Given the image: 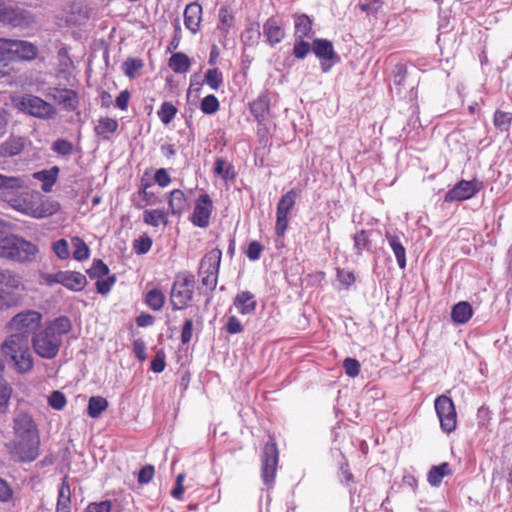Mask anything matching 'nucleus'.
<instances>
[{
  "label": "nucleus",
  "mask_w": 512,
  "mask_h": 512,
  "mask_svg": "<svg viewBox=\"0 0 512 512\" xmlns=\"http://www.w3.org/2000/svg\"><path fill=\"white\" fill-rule=\"evenodd\" d=\"M152 246V241L149 237H140L134 242V249L139 254L147 253Z\"/></svg>",
  "instance_id": "13d9d810"
},
{
  "label": "nucleus",
  "mask_w": 512,
  "mask_h": 512,
  "mask_svg": "<svg viewBox=\"0 0 512 512\" xmlns=\"http://www.w3.org/2000/svg\"><path fill=\"white\" fill-rule=\"evenodd\" d=\"M12 396V387L0 374V415L6 414Z\"/></svg>",
  "instance_id": "f704fd0d"
},
{
  "label": "nucleus",
  "mask_w": 512,
  "mask_h": 512,
  "mask_svg": "<svg viewBox=\"0 0 512 512\" xmlns=\"http://www.w3.org/2000/svg\"><path fill=\"white\" fill-rule=\"evenodd\" d=\"M44 279L48 284L58 283L73 291L82 290L87 283L86 277L75 271H59L54 274H47Z\"/></svg>",
  "instance_id": "9b49d317"
},
{
  "label": "nucleus",
  "mask_w": 512,
  "mask_h": 512,
  "mask_svg": "<svg viewBox=\"0 0 512 512\" xmlns=\"http://www.w3.org/2000/svg\"><path fill=\"white\" fill-rule=\"evenodd\" d=\"M343 460L344 461L341 463V466H340L339 477H340L341 483H343L347 487H351V485L354 484V477H353V474L351 473V471L349 470L347 461L344 458H343Z\"/></svg>",
  "instance_id": "5fc2aeb1"
},
{
  "label": "nucleus",
  "mask_w": 512,
  "mask_h": 512,
  "mask_svg": "<svg viewBox=\"0 0 512 512\" xmlns=\"http://www.w3.org/2000/svg\"><path fill=\"white\" fill-rule=\"evenodd\" d=\"M322 72H328L335 63L340 61L330 41L322 39L321 43Z\"/></svg>",
  "instance_id": "bb28decb"
},
{
  "label": "nucleus",
  "mask_w": 512,
  "mask_h": 512,
  "mask_svg": "<svg viewBox=\"0 0 512 512\" xmlns=\"http://www.w3.org/2000/svg\"><path fill=\"white\" fill-rule=\"evenodd\" d=\"M386 239L390 248L392 249L398 266L400 269L406 268V249L403 246L400 237L398 235L391 234L389 232L386 233Z\"/></svg>",
  "instance_id": "a878e982"
},
{
  "label": "nucleus",
  "mask_w": 512,
  "mask_h": 512,
  "mask_svg": "<svg viewBox=\"0 0 512 512\" xmlns=\"http://www.w3.org/2000/svg\"><path fill=\"white\" fill-rule=\"evenodd\" d=\"M118 127L117 120L109 117L100 118L95 126V132L103 139H109L110 135L113 134Z\"/></svg>",
  "instance_id": "473e14b6"
},
{
  "label": "nucleus",
  "mask_w": 512,
  "mask_h": 512,
  "mask_svg": "<svg viewBox=\"0 0 512 512\" xmlns=\"http://www.w3.org/2000/svg\"><path fill=\"white\" fill-rule=\"evenodd\" d=\"M452 473L450 466L447 462H444L438 466H433L427 475V480L431 486L438 487L442 479Z\"/></svg>",
  "instance_id": "2f4dec72"
},
{
  "label": "nucleus",
  "mask_w": 512,
  "mask_h": 512,
  "mask_svg": "<svg viewBox=\"0 0 512 512\" xmlns=\"http://www.w3.org/2000/svg\"><path fill=\"white\" fill-rule=\"evenodd\" d=\"M354 250L357 255H361L364 250L371 249L369 232L362 229L353 236Z\"/></svg>",
  "instance_id": "e433bc0d"
},
{
  "label": "nucleus",
  "mask_w": 512,
  "mask_h": 512,
  "mask_svg": "<svg viewBox=\"0 0 512 512\" xmlns=\"http://www.w3.org/2000/svg\"><path fill=\"white\" fill-rule=\"evenodd\" d=\"M66 397L60 391H54L48 397L49 405L55 410H62L66 405Z\"/></svg>",
  "instance_id": "603ef678"
},
{
  "label": "nucleus",
  "mask_w": 512,
  "mask_h": 512,
  "mask_svg": "<svg viewBox=\"0 0 512 512\" xmlns=\"http://www.w3.org/2000/svg\"><path fill=\"white\" fill-rule=\"evenodd\" d=\"M278 450L274 442L267 443L262 455V479L265 485H271L276 475Z\"/></svg>",
  "instance_id": "2eb2a0df"
},
{
  "label": "nucleus",
  "mask_w": 512,
  "mask_h": 512,
  "mask_svg": "<svg viewBox=\"0 0 512 512\" xmlns=\"http://www.w3.org/2000/svg\"><path fill=\"white\" fill-rule=\"evenodd\" d=\"M263 35L270 45H274L283 40L285 31L275 19L269 18L263 25Z\"/></svg>",
  "instance_id": "393cba45"
},
{
  "label": "nucleus",
  "mask_w": 512,
  "mask_h": 512,
  "mask_svg": "<svg viewBox=\"0 0 512 512\" xmlns=\"http://www.w3.org/2000/svg\"><path fill=\"white\" fill-rule=\"evenodd\" d=\"M59 173L58 167H52L49 170H42L35 172L33 178L42 182V190L46 193L52 190L53 185L56 183Z\"/></svg>",
  "instance_id": "c85d7f7f"
},
{
  "label": "nucleus",
  "mask_w": 512,
  "mask_h": 512,
  "mask_svg": "<svg viewBox=\"0 0 512 512\" xmlns=\"http://www.w3.org/2000/svg\"><path fill=\"white\" fill-rule=\"evenodd\" d=\"M214 172L220 176L222 179L233 178V167L231 164L219 158L215 162Z\"/></svg>",
  "instance_id": "a18cd8bd"
},
{
  "label": "nucleus",
  "mask_w": 512,
  "mask_h": 512,
  "mask_svg": "<svg viewBox=\"0 0 512 512\" xmlns=\"http://www.w3.org/2000/svg\"><path fill=\"white\" fill-rule=\"evenodd\" d=\"M14 438L11 453L18 461H33L38 456L39 435L36 423L26 412H19L13 419Z\"/></svg>",
  "instance_id": "f03ea898"
},
{
  "label": "nucleus",
  "mask_w": 512,
  "mask_h": 512,
  "mask_svg": "<svg viewBox=\"0 0 512 512\" xmlns=\"http://www.w3.org/2000/svg\"><path fill=\"white\" fill-rule=\"evenodd\" d=\"M233 305L240 314L251 315L256 310L257 302L254 294L249 291H242L236 295Z\"/></svg>",
  "instance_id": "5701e85b"
},
{
  "label": "nucleus",
  "mask_w": 512,
  "mask_h": 512,
  "mask_svg": "<svg viewBox=\"0 0 512 512\" xmlns=\"http://www.w3.org/2000/svg\"><path fill=\"white\" fill-rule=\"evenodd\" d=\"M164 294L157 289L149 291L146 295V303L153 310H159L164 304Z\"/></svg>",
  "instance_id": "c03bdc74"
},
{
  "label": "nucleus",
  "mask_w": 512,
  "mask_h": 512,
  "mask_svg": "<svg viewBox=\"0 0 512 512\" xmlns=\"http://www.w3.org/2000/svg\"><path fill=\"white\" fill-rule=\"evenodd\" d=\"M171 213L180 215L187 209V199L183 191L175 189L170 192L168 200Z\"/></svg>",
  "instance_id": "c756f323"
},
{
  "label": "nucleus",
  "mask_w": 512,
  "mask_h": 512,
  "mask_svg": "<svg viewBox=\"0 0 512 512\" xmlns=\"http://www.w3.org/2000/svg\"><path fill=\"white\" fill-rule=\"evenodd\" d=\"M154 476V467L147 465L143 467L138 474V481L142 484H146L151 481Z\"/></svg>",
  "instance_id": "0e129e2a"
},
{
  "label": "nucleus",
  "mask_w": 512,
  "mask_h": 512,
  "mask_svg": "<svg viewBox=\"0 0 512 512\" xmlns=\"http://www.w3.org/2000/svg\"><path fill=\"white\" fill-rule=\"evenodd\" d=\"M52 150L61 155H70L73 151V145L67 140H57L53 143Z\"/></svg>",
  "instance_id": "6e6d98bb"
},
{
  "label": "nucleus",
  "mask_w": 512,
  "mask_h": 512,
  "mask_svg": "<svg viewBox=\"0 0 512 512\" xmlns=\"http://www.w3.org/2000/svg\"><path fill=\"white\" fill-rule=\"evenodd\" d=\"M343 368L350 377H356L360 373V363L354 358H346L343 362Z\"/></svg>",
  "instance_id": "864d4df0"
},
{
  "label": "nucleus",
  "mask_w": 512,
  "mask_h": 512,
  "mask_svg": "<svg viewBox=\"0 0 512 512\" xmlns=\"http://www.w3.org/2000/svg\"><path fill=\"white\" fill-rule=\"evenodd\" d=\"M512 122V115L508 112L497 110L494 113L493 123L494 126L500 131H508Z\"/></svg>",
  "instance_id": "a19ab883"
},
{
  "label": "nucleus",
  "mask_w": 512,
  "mask_h": 512,
  "mask_svg": "<svg viewBox=\"0 0 512 512\" xmlns=\"http://www.w3.org/2000/svg\"><path fill=\"white\" fill-rule=\"evenodd\" d=\"M483 187V183L477 179L470 181L461 180L445 196V201H464L474 197Z\"/></svg>",
  "instance_id": "ddd939ff"
},
{
  "label": "nucleus",
  "mask_w": 512,
  "mask_h": 512,
  "mask_svg": "<svg viewBox=\"0 0 512 512\" xmlns=\"http://www.w3.org/2000/svg\"><path fill=\"white\" fill-rule=\"evenodd\" d=\"M87 512H111V503L103 501L100 503H91L86 508Z\"/></svg>",
  "instance_id": "338daca9"
},
{
  "label": "nucleus",
  "mask_w": 512,
  "mask_h": 512,
  "mask_svg": "<svg viewBox=\"0 0 512 512\" xmlns=\"http://www.w3.org/2000/svg\"><path fill=\"white\" fill-rule=\"evenodd\" d=\"M27 349H30L29 339L11 333L5 338L0 347L1 353L5 358L25 352Z\"/></svg>",
  "instance_id": "6ab92c4d"
},
{
  "label": "nucleus",
  "mask_w": 512,
  "mask_h": 512,
  "mask_svg": "<svg viewBox=\"0 0 512 512\" xmlns=\"http://www.w3.org/2000/svg\"><path fill=\"white\" fill-rule=\"evenodd\" d=\"M205 81L212 89L217 90L222 84V74L218 69H209Z\"/></svg>",
  "instance_id": "09e8293b"
},
{
  "label": "nucleus",
  "mask_w": 512,
  "mask_h": 512,
  "mask_svg": "<svg viewBox=\"0 0 512 512\" xmlns=\"http://www.w3.org/2000/svg\"><path fill=\"white\" fill-rule=\"evenodd\" d=\"M151 369L155 373H160L165 369V353L163 351H158L156 356L151 362Z\"/></svg>",
  "instance_id": "052dcab7"
},
{
  "label": "nucleus",
  "mask_w": 512,
  "mask_h": 512,
  "mask_svg": "<svg viewBox=\"0 0 512 512\" xmlns=\"http://www.w3.org/2000/svg\"><path fill=\"white\" fill-rule=\"evenodd\" d=\"M14 107L21 113L41 120L56 118V107L33 94L16 95L11 98Z\"/></svg>",
  "instance_id": "39448f33"
},
{
  "label": "nucleus",
  "mask_w": 512,
  "mask_h": 512,
  "mask_svg": "<svg viewBox=\"0 0 512 512\" xmlns=\"http://www.w3.org/2000/svg\"><path fill=\"white\" fill-rule=\"evenodd\" d=\"M309 51H310V44L308 42L301 40V41L295 43L294 55L297 58L303 59Z\"/></svg>",
  "instance_id": "774afa93"
},
{
  "label": "nucleus",
  "mask_w": 512,
  "mask_h": 512,
  "mask_svg": "<svg viewBox=\"0 0 512 512\" xmlns=\"http://www.w3.org/2000/svg\"><path fill=\"white\" fill-rule=\"evenodd\" d=\"M71 328V321L65 316L48 322L43 330L33 335L32 345L35 353L44 359L55 358L62 345L63 335L69 333Z\"/></svg>",
  "instance_id": "7ed1b4c3"
},
{
  "label": "nucleus",
  "mask_w": 512,
  "mask_h": 512,
  "mask_svg": "<svg viewBox=\"0 0 512 512\" xmlns=\"http://www.w3.org/2000/svg\"><path fill=\"white\" fill-rule=\"evenodd\" d=\"M142 68V63L140 60H136V59H130V60H127L124 64H123V70L125 72V74L127 76H129L130 78H133L135 77V75L137 74V72Z\"/></svg>",
  "instance_id": "4d7b16f0"
},
{
  "label": "nucleus",
  "mask_w": 512,
  "mask_h": 512,
  "mask_svg": "<svg viewBox=\"0 0 512 512\" xmlns=\"http://www.w3.org/2000/svg\"><path fill=\"white\" fill-rule=\"evenodd\" d=\"M0 22L14 27H26L33 22V18L20 7L0 2Z\"/></svg>",
  "instance_id": "9d476101"
},
{
  "label": "nucleus",
  "mask_w": 512,
  "mask_h": 512,
  "mask_svg": "<svg viewBox=\"0 0 512 512\" xmlns=\"http://www.w3.org/2000/svg\"><path fill=\"white\" fill-rule=\"evenodd\" d=\"M226 329L230 334H237L243 331V326L236 316H230L228 318Z\"/></svg>",
  "instance_id": "69168bd1"
},
{
  "label": "nucleus",
  "mask_w": 512,
  "mask_h": 512,
  "mask_svg": "<svg viewBox=\"0 0 512 512\" xmlns=\"http://www.w3.org/2000/svg\"><path fill=\"white\" fill-rule=\"evenodd\" d=\"M108 407V401L101 396H93L88 402V415L91 418H98Z\"/></svg>",
  "instance_id": "c9c22d12"
},
{
  "label": "nucleus",
  "mask_w": 512,
  "mask_h": 512,
  "mask_svg": "<svg viewBox=\"0 0 512 512\" xmlns=\"http://www.w3.org/2000/svg\"><path fill=\"white\" fill-rule=\"evenodd\" d=\"M177 111V108L172 103L164 102L158 111V116L161 122L167 125L173 120Z\"/></svg>",
  "instance_id": "37998d69"
},
{
  "label": "nucleus",
  "mask_w": 512,
  "mask_h": 512,
  "mask_svg": "<svg viewBox=\"0 0 512 512\" xmlns=\"http://www.w3.org/2000/svg\"><path fill=\"white\" fill-rule=\"evenodd\" d=\"M27 138L18 135L9 136L0 144V157L8 158L19 155L25 148Z\"/></svg>",
  "instance_id": "aec40b11"
},
{
  "label": "nucleus",
  "mask_w": 512,
  "mask_h": 512,
  "mask_svg": "<svg viewBox=\"0 0 512 512\" xmlns=\"http://www.w3.org/2000/svg\"><path fill=\"white\" fill-rule=\"evenodd\" d=\"M213 210V202L209 195L202 194L195 203L191 221L195 226L205 228L209 225L210 216Z\"/></svg>",
  "instance_id": "f3484780"
},
{
  "label": "nucleus",
  "mask_w": 512,
  "mask_h": 512,
  "mask_svg": "<svg viewBox=\"0 0 512 512\" xmlns=\"http://www.w3.org/2000/svg\"><path fill=\"white\" fill-rule=\"evenodd\" d=\"M11 61H30L36 58L37 48L31 42L25 40L11 39Z\"/></svg>",
  "instance_id": "a211bd4d"
},
{
  "label": "nucleus",
  "mask_w": 512,
  "mask_h": 512,
  "mask_svg": "<svg viewBox=\"0 0 512 512\" xmlns=\"http://www.w3.org/2000/svg\"><path fill=\"white\" fill-rule=\"evenodd\" d=\"M70 510L71 489L66 478H64L58 492L56 512H70Z\"/></svg>",
  "instance_id": "7c9ffc66"
},
{
  "label": "nucleus",
  "mask_w": 512,
  "mask_h": 512,
  "mask_svg": "<svg viewBox=\"0 0 512 512\" xmlns=\"http://www.w3.org/2000/svg\"><path fill=\"white\" fill-rule=\"evenodd\" d=\"M14 179L17 184L4 189L0 195L11 208L34 219L47 218L60 210L59 202L52 198H43L38 192L20 191L25 182L20 177L14 176Z\"/></svg>",
  "instance_id": "f257e3e1"
},
{
  "label": "nucleus",
  "mask_w": 512,
  "mask_h": 512,
  "mask_svg": "<svg viewBox=\"0 0 512 512\" xmlns=\"http://www.w3.org/2000/svg\"><path fill=\"white\" fill-rule=\"evenodd\" d=\"M11 39L0 38V62L11 61ZM6 75V72L0 71V78Z\"/></svg>",
  "instance_id": "8fccbe9b"
},
{
  "label": "nucleus",
  "mask_w": 512,
  "mask_h": 512,
  "mask_svg": "<svg viewBox=\"0 0 512 512\" xmlns=\"http://www.w3.org/2000/svg\"><path fill=\"white\" fill-rule=\"evenodd\" d=\"M434 406L441 429L446 433L453 432L457 425V414L453 400L446 395H440L435 399Z\"/></svg>",
  "instance_id": "6e6552de"
},
{
  "label": "nucleus",
  "mask_w": 512,
  "mask_h": 512,
  "mask_svg": "<svg viewBox=\"0 0 512 512\" xmlns=\"http://www.w3.org/2000/svg\"><path fill=\"white\" fill-rule=\"evenodd\" d=\"M261 32L258 24L250 25L242 34V40L246 45H254L260 39Z\"/></svg>",
  "instance_id": "49530a36"
},
{
  "label": "nucleus",
  "mask_w": 512,
  "mask_h": 512,
  "mask_svg": "<svg viewBox=\"0 0 512 512\" xmlns=\"http://www.w3.org/2000/svg\"><path fill=\"white\" fill-rule=\"evenodd\" d=\"M54 251L60 259L69 257V244L66 240L61 239L54 244Z\"/></svg>",
  "instance_id": "bf43d9fd"
},
{
  "label": "nucleus",
  "mask_w": 512,
  "mask_h": 512,
  "mask_svg": "<svg viewBox=\"0 0 512 512\" xmlns=\"http://www.w3.org/2000/svg\"><path fill=\"white\" fill-rule=\"evenodd\" d=\"M42 318V314L36 310H24L10 319L6 324V330L8 333L29 339V336L41 327Z\"/></svg>",
  "instance_id": "423d86ee"
},
{
  "label": "nucleus",
  "mask_w": 512,
  "mask_h": 512,
  "mask_svg": "<svg viewBox=\"0 0 512 512\" xmlns=\"http://www.w3.org/2000/svg\"><path fill=\"white\" fill-rule=\"evenodd\" d=\"M233 21V15L226 8L220 9L218 29L223 35H227L230 32V29L233 26Z\"/></svg>",
  "instance_id": "79ce46f5"
},
{
  "label": "nucleus",
  "mask_w": 512,
  "mask_h": 512,
  "mask_svg": "<svg viewBox=\"0 0 512 512\" xmlns=\"http://www.w3.org/2000/svg\"><path fill=\"white\" fill-rule=\"evenodd\" d=\"M311 31V20L306 15H300L295 18V36L297 39L309 37Z\"/></svg>",
  "instance_id": "58836bf2"
},
{
  "label": "nucleus",
  "mask_w": 512,
  "mask_h": 512,
  "mask_svg": "<svg viewBox=\"0 0 512 512\" xmlns=\"http://www.w3.org/2000/svg\"><path fill=\"white\" fill-rule=\"evenodd\" d=\"M194 281L184 277L175 281L171 292V304L174 309L184 308L192 299Z\"/></svg>",
  "instance_id": "f8f14e48"
},
{
  "label": "nucleus",
  "mask_w": 512,
  "mask_h": 512,
  "mask_svg": "<svg viewBox=\"0 0 512 512\" xmlns=\"http://www.w3.org/2000/svg\"><path fill=\"white\" fill-rule=\"evenodd\" d=\"M472 315V306L466 301L455 304L451 310V318L453 322L457 324L467 323L471 319Z\"/></svg>",
  "instance_id": "cd10ccee"
},
{
  "label": "nucleus",
  "mask_w": 512,
  "mask_h": 512,
  "mask_svg": "<svg viewBox=\"0 0 512 512\" xmlns=\"http://www.w3.org/2000/svg\"><path fill=\"white\" fill-rule=\"evenodd\" d=\"M11 362L13 369L20 374H26L33 369V357L30 349L25 352L17 353L6 358Z\"/></svg>",
  "instance_id": "b1692460"
},
{
  "label": "nucleus",
  "mask_w": 512,
  "mask_h": 512,
  "mask_svg": "<svg viewBox=\"0 0 512 512\" xmlns=\"http://www.w3.org/2000/svg\"><path fill=\"white\" fill-rule=\"evenodd\" d=\"M109 272V269L106 264H104L101 260H94L92 267L88 270V273L91 278H102L106 276Z\"/></svg>",
  "instance_id": "3c124183"
},
{
  "label": "nucleus",
  "mask_w": 512,
  "mask_h": 512,
  "mask_svg": "<svg viewBox=\"0 0 512 512\" xmlns=\"http://www.w3.org/2000/svg\"><path fill=\"white\" fill-rule=\"evenodd\" d=\"M407 82V67L404 64L395 65L393 71V84L390 86L392 93H395L399 98H409L412 100L416 92L414 86L406 87Z\"/></svg>",
  "instance_id": "dca6fc26"
},
{
  "label": "nucleus",
  "mask_w": 512,
  "mask_h": 512,
  "mask_svg": "<svg viewBox=\"0 0 512 512\" xmlns=\"http://www.w3.org/2000/svg\"><path fill=\"white\" fill-rule=\"evenodd\" d=\"M202 20V7L198 3H190L184 10V24L193 34L197 33Z\"/></svg>",
  "instance_id": "4be33fe9"
},
{
  "label": "nucleus",
  "mask_w": 512,
  "mask_h": 512,
  "mask_svg": "<svg viewBox=\"0 0 512 512\" xmlns=\"http://www.w3.org/2000/svg\"><path fill=\"white\" fill-rule=\"evenodd\" d=\"M71 244L74 249L73 257L78 261H83L89 258V248L86 243L79 237H73Z\"/></svg>",
  "instance_id": "ea45409f"
},
{
  "label": "nucleus",
  "mask_w": 512,
  "mask_h": 512,
  "mask_svg": "<svg viewBox=\"0 0 512 512\" xmlns=\"http://www.w3.org/2000/svg\"><path fill=\"white\" fill-rule=\"evenodd\" d=\"M143 221L148 225L158 227L161 223H167L166 213L160 209L145 210Z\"/></svg>",
  "instance_id": "4c0bfd02"
},
{
  "label": "nucleus",
  "mask_w": 512,
  "mask_h": 512,
  "mask_svg": "<svg viewBox=\"0 0 512 512\" xmlns=\"http://www.w3.org/2000/svg\"><path fill=\"white\" fill-rule=\"evenodd\" d=\"M381 5V0H364V2L360 4V9L367 13H376Z\"/></svg>",
  "instance_id": "680f3d73"
},
{
  "label": "nucleus",
  "mask_w": 512,
  "mask_h": 512,
  "mask_svg": "<svg viewBox=\"0 0 512 512\" xmlns=\"http://www.w3.org/2000/svg\"><path fill=\"white\" fill-rule=\"evenodd\" d=\"M47 96L67 110H74L77 104L76 94L70 89L50 88Z\"/></svg>",
  "instance_id": "412c9836"
},
{
  "label": "nucleus",
  "mask_w": 512,
  "mask_h": 512,
  "mask_svg": "<svg viewBox=\"0 0 512 512\" xmlns=\"http://www.w3.org/2000/svg\"><path fill=\"white\" fill-rule=\"evenodd\" d=\"M168 66L175 73H186L190 69L191 61L186 54L178 52L170 57Z\"/></svg>",
  "instance_id": "72a5a7b5"
},
{
  "label": "nucleus",
  "mask_w": 512,
  "mask_h": 512,
  "mask_svg": "<svg viewBox=\"0 0 512 512\" xmlns=\"http://www.w3.org/2000/svg\"><path fill=\"white\" fill-rule=\"evenodd\" d=\"M201 110L205 114H214L219 109V101L214 95H208L201 101Z\"/></svg>",
  "instance_id": "de8ad7c7"
},
{
  "label": "nucleus",
  "mask_w": 512,
  "mask_h": 512,
  "mask_svg": "<svg viewBox=\"0 0 512 512\" xmlns=\"http://www.w3.org/2000/svg\"><path fill=\"white\" fill-rule=\"evenodd\" d=\"M21 277L10 270H4L0 277V311H6L16 305V292L23 290Z\"/></svg>",
  "instance_id": "0eeeda50"
},
{
  "label": "nucleus",
  "mask_w": 512,
  "mask_h": 512,
  "mask_svg": "<svg viewBox=\"0 0 512 512\" xmlns=\"http://www.w3.org/2000/svg\"><path fill=\"white\" fill-rule=\"evenodd\" d=\"M37 246L8 232L0 223V257L16 262H30L36 258Z\"/></svg>",
  "instance_id": "20e7f679"
},
{
  "label": "nucleus",
  "mask_w": 512,
  "mask_h": 512,
  "mask_svg": "<svg viewBox=\"0 0 512 512\" xmlns=\"http://www.w3.org/2000/svg\"><path fill=\"white\" fill-rule=\"evenodd\" d=\"M296 198V192L294 190H290L282 196L277 205L275 231L278 236H283L288 227L287 216L295 205Z\"/></svg>",
  "instance_id": "4468645a"
},
{
  "label": "nucleus",
  "mask_w": 512,
  "mask_h": 512,
  "mask_svg": "<svg viewBox=\"0 0 512 512\" xmlns=\"http://www.w3.org/2000/svg\"><path fill=\"white\" fill-rule=\"evenodd\" d=\"M114 282H115L114 276H111L107 279H102V280L99 278L96 283L97 291L101 294H107L110 291Z\"/></svg>",
  "instance_id": "e2e57ef3"
},
{
  "label": "nucleus",
  "mask_w": 512,
  "mask_h": 512,
  "mask_svg": "<svg viewBox=\"0 0 512 512\" xmlns=\"http://www.w3.org/2000/svg\"><path fill=\"white\" fill-rule=\"evenodd\" d=\"M222 252L220 249H212L201 260L199 274L205 286L214 288L217 285V275L221 262Z\"/></svg>",
  "instance_id": "1a4fd4ad"
}]
</instances>
